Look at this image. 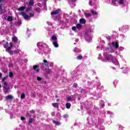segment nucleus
Instances as JSON below:
<instances>
[{
    "label": "nucleus",
    "instance_id": "obj_37",
    "mask_svg": "<svg viewBox=\"0 0 130 130\" xmlns=\"http://www.w3.org/2000/svg\"><path fill=\"white\" fill-rule=\"evenodd\" d=\"M37 81H41V80H42V79L41 77H37Z\"/></svg>",
    "mask_w": 130,
    "mask_h": 130
},
{
    "label": "nucleus",
    "instance_id": "obj_45",
    "mask_svg": "<svg viewBox=\"0 0 130 130\" xmlns=\"http://www.w3.org/2000/svg\"><path fill=\"white\" fill-rule=\"evenodd\" d=\"M115 2H117V0H112V3H115Z\"/></svg>",
    "mask_w": 130,
    "mask_h": 130
},
{
    "label": "nucleus",
    "instance_id": "obj_41",
    "mask_svg": "<svg viewBox=\"0 0 130 130\" xmlns=\"http://www.w3.org/2000/svg\"><path fill=\"white\" fill-rule=\"evenodd\" d=\"M21 120H25V119H26V118L22 116V117H21Z\"/></svg>",
    "mask_w": 130,
    "mask_h": 130
},
{
    "label": "nucleus",
    "instance_id": "obj_17",
    "mask_svg": "<svg viewBox=\"0 0 130 130\" xmlns=\"http://www.w3.org/2000/svg\"><path fill=\"white\" fill-rule=\"evenodd\" d=\"M108 51L109 52H110L111 53H112V52H114V49L113 47H110L109 49H108Z\"/></svg>",
    "mask_w": 130,
    "mask_h": 130
},
{
    "label": "nucleus",
    "instance_id": "obj_11",
    "mask_svg": "<svg viewBox=\"0 0 130 130\" xmlns=\"http://www.w3.org/2000/svg\"><path fill=\"white\" fill-rule=\"evenodd\" d=\"M112 44L114 47H115V48H118V43L117 42H113L112 43Z\"/></svg>",
    "mask_w": 130,
    "mask_h": 130
},
{
    "label": "nucleus",
    "instance_id": "obj_1",
    "mask_svg": "<svg viewBox=\"0 0 130 130\" xmlns=\"http://www.w3.org/2000/svg\"><path fill=\"white\" fill-rule=\"evenodd\" d=\"M106 51L104 52V55L106 56V59L103 60V61L106 62L107 60H112V62L114 63L116 66H119V62H118V60L116 59V58H115V56H106Z\"/></svg>",
    "mask_w": 130,
    "mask_h": 130
},
{
    "label": "nucleus",
    "instance_id": "obj_10",
    "mask_svg": "<svg viewBox=\"0 0 130 130\" xmlns=\"http://www.w3.org/2000/svg\"><path fill=\"white\" fill-rule=\"evenodd\" d=\"M90 12L93 16H97L98 15V13L95 10L92 9L90 10Z\"/></svg>",
    "mask_w": 130,
    "mask_h": 130
},
{
    "label": "nucleus",
    "instance_id": "obj_49",
    "mask_svg": "<svg viewBox=\"0 0 130 130\" xmlns=\"http://www.w3.org/2000/svg\"><path fill=\"white\" fill-rule=\"evenodd\" d=\"M18 24H21V21H18Z\"/></svg>",
    "mask_w": 130,
    "mask_h": 130
},
{
    "label": "nucleus",
    "instance_id": "obj_14",
    "mask_svg": "<svg viewBox=\"0 0 130 130\" xmlns=\"http://www.w3.org/2000/svg\"><path fill=\"white\" fill-rule=\"evenodd\" d=\"M59 13V10H55V11H53L51 12V15H57Z\"/></svg>",
    "mask_w": 130,
    "mask_h": 130
},
{
    "label": "nucleus",
    "instance_id": "obj_30",
    "mask_svg": "<svg viewBox=\"0 0 130 130\" xmlns=\"http://www.w3.org/2000/svg\"><path fill=\"white\" fill-rule=\"evenodd\" d=\"M82 58H83V56L82 55H79L77 56V59H79V60L82 59Z\"/></svg>",
    "mask_w": 130,
    "mask_h": 130
},
{
    "label": "nucleus",
    "instance_id": "obj_21",
    "mask_svg": "<svg viewBox=\"0 0 130 130\" xmlns=\"http://www.w3.org/2000/svg\"><path fill=\"white\" fill-rule=\"evenodd\" d=\"M53 122L56 125H60V124H61L59 122H58L57 121H53Z\"/></svg>",
    "mask_w": 130,
    "mask_h": 130
},
{
    "label": "nucleus",
    "instance_id": "obj_34",
    "mask_svg": "<svg viewBox=\"0 0 130 130\" xmlns=\"http://www.w3.org/2000/svg\"><path fill=\"white\" fill-rule=\"evenodd\" d=\"M15 53H20V52H21V50H16L15 51Z\"/></svg>",
    "mask_w": 130,
    "mask_h": 130
},
{
    "label": "nucleus",
    "instance_id": "obj_2",
    "mask_svg": "<svg viewBox=\"0 0 130 130\" xmlns=\"http://www.w3.org/2000/svg\"><path fill=\"white\" fill-rule=\"evenodd\" d=\"M19 15H21L26 21H29L30 18L34 17V13H30L29 16L27 15L25 12H21L19 13Z\"/></svg>",
    "mask_w": 130,
    "mask_h": 130
},
{
    "label": "nucleus",
    "instance_id": "obj_19",
    "mask_svg": "<svg viewBox=\"0 0 130 130\" xmlns=\"http://www.w3.org/2000/svg\"><path fill=\"white\" fill-rule=\"evenodd\" d=\"M25 9H26L25 7H21L18 8L17 10H18V11H19L20 12H22V11H24V10H25Z\"/></svg>",
    "mask_w": 130,
    "mask_h": 130
},
{
    "label": "nucleus",
    "instance_id": "obj_44",
    "mask_svg": "<svg viewBox=\"0 0 130 130\" xmlns=\"http://www.w3.org/2000/svg\"><path fill=\"white\" fill-rule=\"evenodd\" d=\"M48 50V51H45V53H49L50 52V50H49V49H47Z\"/></svg>",
    "mask_w": 130,
    "mask_h": 130
},
{
    "label": "nucleus",
    "instance_id": "obj_50",
    "mask_svg": "<svg viewBox=\"0 0 130 130\" xmlns=\"http://www.w3.org/2000/svg\"><path fill=\"white\" fill-rule=\"evenodd\" d=\"M39 10V8H38V9H37V11H39V10Z\"/></svg>",
    "mask_w": 130,
    "mask_h": 130
},
{
    "label": "nucleus",
    "instance_id": "obj_35",
    "mask_svg": "<svg viewBox=\"0 0 130 130\" xmlns=\"http://www.w3.org/2000/svg\"><path fill=\"white\" fill-rule=\"evenodd\" d=\"M76 27L77 29H80L81 28V24H77Z\"/></svg>",
    "mask_w": 130,
    "mask_h": 130
},
{
    "label": "nucleus",
    "instance_id": "obj_27",
    "mask_svg": "<svg viewBox=\"0 0 130 130\" xmlns=\"http://www.w3.org/2000/svg\"><path fill=\"white\" fill-rule=\"evenodd\" d=\"M25 96H26V94H25V93H22L20 96L21 99H24Z\"/></svg>",
    "mask_w": 130,
    "mask_h": 130
},
{
    "label": "nucleus",
    "instance_id": "obj_38",
    "mask_svg": "<svg viewBox=\"0 0 130 130\" xmlns=\"http://www.w3.org/2000/svg\"><path fill=\"white\" fill-rule=\"evenodd\" d=\"M7 79L6 77H4L3 79H2V82H5V80Z\"/></svg>",
    "mask_w": 130,
    "mask_h": 130
},
{
    "label": "nucleus",
    "instance_id": "obj_42",
    "mask_svg": "<svg viewBox=\"0 0 130 130\" xmlns=\"http://www.w3.org/2000/svg\"><path fill=\"white\" fill-rule=\"evenodd\" d=\"M3 13V9H2V7H0V15Z\"/></svg>",
    "mask_w": 130,
    "mask_h": 130
},
{
    "label": "nucleus",
    "instance_id": "obj_8",
    "mask_svg": "<svg viewBox=\"0 0 130 130\" xmlns=\"http://www.w3.org/2000/svg\"><path fill=\"white\" fill-rule=\"evenodd\" d=\"M51 42H57V38H56V36H52L51 39Z\"/></svg>",
    "mask_w": 130,
    "mask_h": 130
},
{
    "label": "nucleus",
    "instance_id": "obj_15",
    "mask_svg": "<svg viewBox=\"0 0 130 130\" xmlns=\"http://www.w3.org/2000/svg\"><path fill=\"white\" fill-rule=\"evenodd\" d=\"M52 106L55 108H58V104L56 103H52Z\"/></svg>",
    "mask_w": 130,
    "mask_h": 130
},
{
    "label": "nucleus",
    "instance_id": "obj_6",
    "mask_svg": "<svg viewBox=\"0 0 130 130\" xmlns=\"http://www.w3.org/2000/svg\"><path fill=\"white\" fill-rule=\"evenodd\" d=\"M34 4V2L33 0L29 1V5L28 6V8H27V12H30V11H32V8H31V6H32Z\"/></svg>",
    "mask_w": 130,
    "mask_h": 130
},
{
    "label": "nucleus",
    "instance_id": "obj_12",
    "mask_svg": "<svg viewBox=\"0 0 130 130\" xmlns=\"http://www.w3.org/2000/svg\"><path fill=\"white\" fill-rule=\"evenodd\" d=\"M13 95H9L6 96V97L5 98V100H11L12 99H13Z\"/></svg>",
    "mask_w": 130,
    "mask_h": 130
},
{
    "label": "nucleus",
    "instance_id": "obj_51",
    "mask_svg": "<svg viewBox=\"0 0 130 130\" xmlns=\"http://www.w3.org/2000/svg\"><path fill=\"white\" fill-rule=\"evenodd\" d=\"M54 115V113H52V115Z\"/></svg>",
    "mask_w": 130,
    "mask_h": 130
},
{
    "label": "nucleus",
    "instance_id": "obj_7",
    "mask_svg": "<svg viewBox=\"0 0 130 130\" xmlns=\"http://www.w3.org/2000/svg\"><path fill=\"white\" fill-rule=\"evenodd\" d=\"M38 68H39V66L38 65L33 66V69L36 71V73H39V71H40V69H38Z\"/></svg>",
    "mask_w": 130,
    "mask_h": 130
},
{
    "label": "nucleus",
    "instance_id": "obj_47",
    "mask_svg": "<svg viewBox=\"0 0 130 130\" xmlns=\"http://www.w3.org/2000/svg\"><path fill=\"white\" fill-rule=\"evenodd\" d=\"M27 116L30 117V116H31V115H30V114H27Z\"/></svg>",
    "mask_w": 130,
    "mask_h": 130
},
{
    "label": "nucleus",
    "instance_id": "obj_13",
    "mask_svg": "<svg viewBox=\"0 0 130 130\" xmlns=\"http://www.w3.org/2000/svg\"><path fill=\"white\" fill-rule=\"evenodd\" d=\"M12 41L15 43H17L18 42V38L17 37H13L12 38Z\"/></svg>",
    "mask_w": 130,
    "mask_h": 130
},
{
    "label": "nucleus",
    "instance_id": "obj_16",
    "mask_svg": "<svg viewBox=\"0 0 130 130\" xmlns=\"http://www.w3.org/2000/svg\"><path fill=\"white\" fill-rule=\"evenodd\" d=\"M44 44H44V43L40 42L37 44V46L38 47H43V46L44 45Z\"/></svg>",
    "mask_w": 130,
    "mask_h": 130
},
{
    "label": "nucleus",
    "instance_id": "obj_54",
    "mask_svg": "<svg viewBox=\"0 0 130 130\" xmlns=\"http://www.w3.org/2000/svg\"><path fill=\"white\" fill-rule=\"evenodd\" d=\"M74 86H77V84H74Z\"/></svg>",
    "mask_w": 130,
    "mask_h": 130
},
{
    "label": "nucleus",
    "instance_id": "obj_57",
    "mask_svg": "<svg viewBox=\"0 0 130 130\" xmlns=\"http://www.w3.org/2000/svg\"><path fill=\"white\" fill-rule=\"evenodd\" d=\"M103 106H104V105H103L102 107H103Z\"/></svg>",
    "mask_w": 130,
    "mask_h": 130
},
{
    "label": "nucleus",
    "instance_id": "obj_20",
    "mask_svg": "<svg viewBox=\"0 0 130 130\" xmlns=\"http://www.w3.org/2000/svg\"><path fill=\"white\" fill-rule=\"evenodd\" d=\"M66 105V108H67V109H70V108H71V103H67Z\"/></svg>",
    "mask_w": 130,
    "mask_h": 130
},
{
    "label": "nucleus",
    "instance_id": "obj_48",
    "mask_svg": "<svg viewBox=\"0 0 130 130\" xmlns=\"http://www.w3.org/2000/svg\"><path fill=\"white\" fill-rule=\"evenodd\" d=\"M13 66V64L11 63L9 64V67H12Z\"/></svg>",
    "mask_w": 130,
    "mask_h": 130
},
{
    "label": "nucleus",
    "instance_id": "obj_28",
    "mask_svg": "<svg viewBox=\"0 0 130 130\" xmlns=\"http://www.w3.org/2000/svg\"><path fill=\"white\" fill-rule=\"evenodd\" d=\"M123 3H124V0H119V5H123Z\"/></svg>",
    "mask_w": 130,
    "mask_h": 130
},
{
    "label": "nucleus",
    "instance_id": "obj_53",
    "mask_svg": "<svg viewBox=\"0 0 130 130\" xmlns=\"http://www.w3.org/2000/svg\"><path fill=\"white\" fill-rule=\"evenodd\" d=\"M99 59H101V58H100V57H99Z\"/></svg>",
    "mask_w": 130,
    "mask_h": 130
},
{
    "label": "nucleus",
    "instance_id": "obj_55",
    "mask_svg": "<svg viewBox=\"0 0 130 130\" xmlns=\"http://www.w3.org/2000/svg\"><path fill=\"white\" fill-rule=\"evenodd\" d=\"M99 56H101V54H99Z\"/></svg>",
    "mask_w": 130,
    "mask_h": 130
},
{
    "label": "nucleus",
    "instance_id": "obj_22",
    "mask_svg": "<svg viewBox=\"0 0 130 130\" xmlns=\"http://www.w3.org/2000/svg\"><path fill=\"white\" fill-rule=\"evenodd\" d=\"M53 45H54V47H58V44H57V42H52Z\"/></svg>",
    "mask_w": 130,
    "mask_h": 130
},
{
    "label": "nucleus",
    "instance_id": "obj_56",
    "mask_svg": "<svg viewBox=\"0 0 130 130\" xmlns=\"http://www.w3.org/2000/svg\"><path fill=\"white\" fill-rule=\"evenodd\" d=\"M57 101H59V100L57 99Z\"/></svg>",
    "mask_w": 130,
    "mask_h": 130
},
{
    "label": "nucleus",
    "instance_id": "obj_29",
    "mask_svg": "<svg viewBox=\"0 0 130 130\" xmlns=\"http://www.w3.org/2000/svg\"><path fill=\"white\" fill-rule=\"evenodd\" d=\"M13 76H14V73H13L12 72H10L9 73L10 78H13Z\"/></svg>",
    "mask_w": 130,
    "mask_h": 130
},
{
    "label": "nucleus",
    "instance_id": "obj_43",
    "mask_svg": "<svg viewBox=\"0 0 130 130\" xmlns=\"http://www.w3.org/2000/svg\"><path fill=\"white\" fill-rule=\"evenodd\" d=\"M35 51L36 52H38L39 53H40V51L39 50H38V49H36Z\"/></svg>",
    "mask_w": 130,
    "mask_h": 130
},
{
    "label": "nucleus",
    "instance_id": "obj_24",
    "mask_svg": "<svg viewBox=\"0 0 130 130\" xmlns=\"http://www.w3.org/2000/svg\"><path fill=\"white\" fill-rule=\"evenodd\" d=\"M80 22L81 24H85V23H86V20H85V19H80Z\"/></svg>",
    "mask_w": 130,
    "mask_h": 130
},
{
    "label": "nucleus",
    "instance_id": "obj_4",
    "mask_svg": "<svg viewBox=\"0 0 130 130\" xmlns=\"http://www.w3.org/2000/svg\"><path fill=\"white\" fill-rule=\"evenodd\" d=\"M93 38V36L90 34H87L85 35V39L86 41H91Z\"/></svg>",
    "mask_w": 130,
    "mask_h": 130
},
{
    "label": "nucleus",
    "instance_id": "obj_26",
    "mask_svg": "<svg viewBox=\"0 0 130 130\" xmlns=\"http://www.w3.org/2000/svg\"><path fill=\"white\" fill-rule=\"evenodd\" d=\"M45 72L46 73H47V74H50V72H51V70L49 69H46Z\"/></svg>",
    "mask_w": 130,
    "mask_h": 130
},
{
    "label": "nucleus",
    "instance_id": "obj_5",
    "mask_svg": "<svg viewBox=\"0 0 130 130\" xmlns=\"http://www.w3.org/2000/svg\"><path fill=\"white\" fill-rule=\"evenodd\" d=\"M3 87L4 88L5 92H7L8 90H10V86H8V84L5 81L3 82Z\"/></svg>",
    "mask_w": 130,
    "mask_h": 130
},
{
    "label": "nucleus",
    "instance_id": "obj_39",
    "mask_svg": "<svg viewBox=\"0 0 130 130\" xmlns=\"http://www.w3.org/2000/svg\"><path fill=\"white\" fill-rule=\"evenodd\" d=\"M35 112V111L33 110H30V113H31L32 114H34Z\"/></svg>",
    "mask_w": 130,
    "mask_h": 130
},
{
    "label": "nucleus",
    "instance_id": "obj_3",
    "mask_svg": "<svg viewBox=\"0 0 130 130\" xmlns=\"http://www.w3.org/2000/svg\"><path fill=\"white\" fill-rule=\"evenodd\" d=\"M3 46L5 48H6V51H10L12 49L13 45V43L10 42L9 46V43L8 42L3 41Z\"/></svg>",
    "mask_w": 130,
    "mask_h": 130
},
{
    "label": "nucleus",
    "instance_id": "obj_9",
    "mask_svg": "<svg viewBox=\"0 0 130 130\" xmlns=\"http://www.w3.org/2000/svg\"><path fill=\"white\" fill-rule=\"evenodd\" d=\"M67 101H73V100H75V98H74V95H71L68 97V98L67 99Z\"/></svg>",
    "mask_w": 130,
    "mask_h": 130
},
{
    "label": "nucleus",
    "instance_id": "obj_31",
    "mask_svg": "<svg viewBox=\"0 0 130 130\" xmlns=\"http://www.w3.org/2000/svg\"><path fill=\"white\" fill-rule=\"evenodd\" d=\"M124 49V48L122 47H120L119 48V51H123V50Z\"/></svg>",
    "mask_w": 130,
    "mask_h": 130
},
{
    "label": "nucleus",
    "instance_id": "obj_25",
    "mask_svg": "<svg viewBox=\"0 0 130 130\" xmlns=\"http://www.w3.org/2000/svg\"><path fill=\"white\" fill-rule=\"evenodd\" d=\"M33 123V119L30 118L28 124L29 125H31Z\"/></svg>",
    "mask_w": 130,
    "mask_h": 130
},
{
    "label": "nucleus",
    "instance_id": "obj_36",
    "mask_svg": "<svg viewBox=\"0 0 130 130\" xmlns=\"http://www.w3.org/2000/svg\"><path fill=\"white\" fill-rule=\"evenodd\" d=\"M73 31H76V30H77V27H76V26H73L72 28Z\"/></svg>",
    "mask_w": 130,
    "mask_h": 130
},
{
    "label": "nucleus",
    "instance_id": "obj_40",
    "mask_svg": "<svg viewBox=\"0 0 130 130\" xmlns=\"http://www.w3.org/2000/svg\"><path fill=\"white\" fill-rule=\"evenodd\" d=\"M4 4V0H0V5H3Z\"/></svg>",
    "mask_w": 130,
    "mask_h": 130
},
{
    "label": "nucleus",
    "instance_id": "obj_33",
    "mask_svg": "<svg viewBox=\"0 0 130 130\" xmlns=\"http://www.w3.org/2000/svg\"><path fill=\"white\" fill-rule=\"evenodd\" d=\"M63 118H68L69 117V115L66 114L63 116Z\"/></svg>",
    "mask_w": 130,
    "mask_h": 130
},
{
    "label": "nucleus",
    "instance_id": "obj_52",
    "mask_svg": "<svg viewBox=\"0 0 130 130\" xmlns=\"http://www.w3.org/2000/svg\"><path fill=\"white\" fill-rule=\"evenodd\" d=\"M0 88H2V85L0 84Z\"/></svg>",
    "mask_w": 130,
    "mask_h": 130
},
{
    "label": "nucleus",
    "instance_id": "obj_46",
    "mask_svg": "<svg viewBox=\"0 0 130 130\" xmlns=\"http://www.w3.org/2000/svg\"><path fill=\"white\" fill-rule=\"evenodd\" d=\"M3 77V74L0 72V78H2Z\"/></svg>",
    "mask_w": 130,
    "mask_h": 130
},
{
    "label": "nucleus",
    "instance_id": "obj_23",
    "mask_svg": "<svg viewBox=\"0 0 130 130\" xmlns=\"http://www.w3.org/2000/svg\"><path fill=\"white\" fill-rule=\"evenodd\" d=\"M43 61L45 63V66H46V67H48V64H49L48 61L47 60H44Z\"/></svg>",
    "mask_w": 130,
    "mask_h": 130
},
{
    "label": "nucleus",
    "instance_id": "obj_32",
    "mask_svg": "<svg viewBox=\"0 0 130 130\" xmlns=\"http://www.w3.org/2000/svg\"><path fill=\"white\" fill-rule=\"evenodd\" d=\"M12 20H13V18H12V17L11 16L8 17L7 20L9 21V22H11Z\"/></svg>",
    "mask_w": 130,
    "mask_h": 130
},
{
    "label": "nucleus",
    "instance_id": "obj_18",
    "mask_svg": "<svg viewBox=\"0 0 130 130\" xmlns=\"http://www.w3.org/2000/svg\"><path fill=\"white\" fill-rule=\"evenodd\" d=\"M91 16H92V14L91 13H85V16L87 19H89V18H90V17H91Z\"/></svg>",
    "mask_w": 130,
    "mask_h": 130
}]
</instances>
